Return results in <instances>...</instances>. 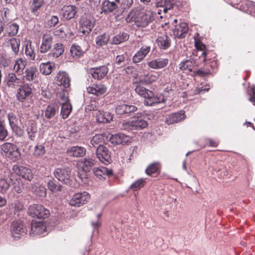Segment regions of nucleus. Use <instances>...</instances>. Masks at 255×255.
<instances>
[{
	"mask_svg": "<svg viewBox=\"0 0 255 255\" xmlns=\"http://www.w3.org/2000/svg\"><path fill=\"white\" fill-rule=\"evenodd\" d=\"M95 114L96 120L99 123H108L113 120V115L110 112L98 110Z\"/></svg>",
	"mask_w": 255,
	"mask_h": 255,
	"instance_id": "obj_25",
	"label": "nucleus"
},
{
	"mask_svg": "<svg viewBox=\"0 0 255 255\" xmlns=\"http://www.w3.org/2000/svg\"><path fill=\"white\" fill-rule=\"evenodd\" d=\"M11 128L17 136L21 137L23 135V130L18 127V125L11 127Z\"/></svg>",
	"mask_w": 255,
	"mask_h": 255,
	"instance_id": "obj_63",
	"label": "nucleus"
},
{
	"mask_svg": "<svg viewBox=\"0 0 255 255\" xmlns=\"http://www.w3.org/2000/svg\"><path fill=\"white\" fill-rule=\"evenodd\" d=\"M128 38L129 35L127 33H120L113 38L112 43L114 44H119L128 40Z\"/></svg>",
	"mask_w": 255,
	"mask_h": 255,
	"instance_id": "obj_43",
	"label": "nucleus"
},
{
	"mask_svg": "<svg viewBox=\"0 0 255 255\" xmlns=\"http://www.w3.org/2000/svg\"><path fill=\"white\" fill-rule=\"evenodd\" d=\"M93 172L99 179H105V176H111L113 174L112 169L103 166L98 168H94Z\"/></svg>",
	"mask_w": 255,
	"mask_h": 255,
	"instance_id": "obj_33",
	"label": "nucleus"
},
{
	"mask_svg": "<svg viewBox=\"0 0 255 255\" xmlns=\"http://www.w3.org/2000/svg\"><path fill=\"white\" fill-rule=\"evenodd\" d=\"M10 183L6 179L1 178L0 179V193L4 194L9 189Z\"/></svg>",
	"mask_w": 255,
	"mask_h": 255,
	"instance_id": "obj_56",
	"label": "nucleus"
},
{
	"mask_svg": "<svg viewBox=\"0 0 255 255\" xmlns=\"http://www.w3.org/2000/svg\"><path fill=\"white\" fill-rule=\"evenodd\" d=\"M158 77V75L148 73L144 76L143 81L146 84H150L156 81Z\"/></svg>",
	"mask_w": 255,
	"mask_h": 255,
	"instance_id": "obj_54",
	"label": "nucleus"
},
{
	"mask_svg": "<svg viewBox=\"0 0 255 255\" xmlns=\"http://www.w3.org/2000/svg\"><path fill=\"white\" fill-rule=\"evenodd\" d=\"M165 101V100L163 96L161 95L154 96L152 92V95L151 96V98L144 100V104L147 106H153L157 104L164 103Z\"/></svg>",
	"mask_w": 255,
	"mask_h": 255,
	"instance_id": "obj_32",
	"label": "nucleus"
},
{
	"mask_svg": "<svg viewBox=\"0 0 255 255\" xmlns=\"http://www.w3.org/2000/svg\"><path fill=\"white\" fill-rule=\"evenodd\" d=\"M21 80L18 78L14 73H9L6 78V83L7 87L11 88H15L19 86Z\"/></svg>",
	"mask_w": 255,
	"mask_h": 255,
	"instance_id": "obj_29",
	"label": "nucleus"
},
{
	"mask_svg": "<svg viewBox=\"0 0 255 255\" xmlns=\"http://www.w3.org/2000/svg\"><path fill=\"white\" fill-rule=\"evenodd\" d=\"M26 65V61L23 58H19L17 59L14 64L13 71L18 75H21L23 72Z\"/></svg>",
	"mask_w": 255,
	"mask_h": 255,
	"instance_id": "obj_36",
	"label": "nucleus"
},
{
	"mask_svg": "<svg viewBox=\"0 0 255 255\" xmlns=\"http://www.w3.org/2000/svg\"><path fill=\"white\" fill-rule=\"evenodd\" d=\"M94 164L95 160L90 158L82 159L80 163L83 170L86 172L90 171Z\"/></svg>",
	"mask_w": 255,
	"mask_h": 255,
	"instance_id": "obj_38",
	"label": "nucleus"
},
{
	"mask_svg": "<svg viewBox=\"0 0 255 255\" xmlns=\"http://www.w3.org/2000/svg\"><path fill=\"white\" fill-rule=\"evenodd\" d=\"M25 127L28 138L34 141L38 132L36 123L33 121H27L25 123Z\"/></svg>",
	"mask_w": 255,
	"mask_h": 255,
	"instance_id": "obj_19",
	"label": "nucleus"
},
{
	"mask_svg": "<svg viewBox=\"0 0 255 255\" xmlns=\"http://www.w3.org/2000/svg\"><path fill=\"white\" fill-rule=\"evenodd\" d=\"M12 170L15 174L27 181H31L33 178L31 170L26 167L14 165L13 166Z\"/></svg>",
	"mask_w": 255,
	"mask_h": 255,
	"instance_id": "obj_9",
	"label": "nucleus"
},
{
	"mask_svg": "<svg viewBox=\"0 0 255 255\" xmlns=\"http://www.w3.org/2000/svg\"><path fill=\"white\" fill-rule=\"evenodd\" d=\"M22 73L23 76L21 80L23 83L25 82H34L37 80L38 72L37 68L34 66L27 68Z\"/></svg>",
	"mask_w": 255,
	"mask_h": 255,
	"instance_id": "obj_10",
	"label": "nucleus"
},
{
	"mask_svg": "<svg viewBox=\"0 0 255 255\" xmlns=\"http://www.w3.org/2000/svg\"><path fill=\"white\" fill-rule=\"evenodd\" d=\"M103 140V136L102 134H96L91 140V143L95 147L96 145L102 142Z\"/></svg>",
	"mask_w": 255,
	"mask_h": 255,
	"instance_id": "obj_59",
	"label": "nucleus"
},
{
	"mask_svg": "<svg viewBox=\"0 0 255 255\" xmlns=\"http://www.w3.org/2000/svg\"><path fill=\"white\" fill-rule=\"evenodd\" d=\"M133 3V0H122L120 2L118 14H122L125 10L129 8Z\"/></svg>",
	"mask_w": 255,
	"mask_h": 255,
	"instance_id": "obj_51",
	"label": "nucleus"
},
{
	"mask_svg": "<svg viewBox=\"0 0 255 255\" xmlns=\"http://www.w3.org/2000/svg\"><path fill=\"white\" fill-rule=\"evenodd\" d=\"M46 226L42 221H32L31 224V234L34 236L43 234L46 232Z\"/></svg>",
	"mask_w": 255,
	"mask_h": 255,
	"instance_id": "obj_22",
	"label": "nucleus"
},
{
	"mask_svg": "<svg viewBox=\"0 0 255 255\" xmlns=\"http://www.w3.org/2000/svg\"><path fill=\"white\" fill-rule=\"evenodd\" d=\"M126 114H130L132 113H134L137 110V108L136 106L132 105H127L126 104Z\"/></svg>",
	"mask_w": 255,
	"mask_h": 255,
	"instance_id": "obj_64",
	"label": "nucleus"
},
{
	"mask_svg": "<svg viewBox=\"0 0 255 255\" xmlns=\"http://www.w3.org/2000/svg\"><path fill=\"white\" fill-rule=\"evenodd\" d=\"M109 35L104 33L96 38V43L98 46L101 47L106 45L109 41Z\"/></svg>",
	"mask_w": 255,
	"mask_h": 255,
	"instance_id": "obj_48",
	"label": "nucleus"
},
{
	"mask_svg": "<svg viewBox=\"0 0 255 255\" xmlns=\"http://www.w3.org/2000/svg\"><path fill=\"white\" fill-rule=\"evenodd\" d=\"M47 187L52 192L61 191L62 190V186L59 184H55L53 180H50L48 182Z\"/></svg>",
	"mask_w": 255,
	"mask_h": 255,
	"instance_id": "obj_58",
	"label": "nucleus"
},
{
	"mask_svg": "<svg viewBox=\"0 0 255 255\" xmlns=\"http://www.w3.org/2000/svg\"><path fill=\"white\" fill-rule=\"evenodd\" d=\"M28 213L31 217L39 219L46 218L50 214L49 210L40 204H33L29 206Z\"/></svg>",
	"mask_w": 255,
	"mask_h": 255,
	"instance_id": "obj_3",
	"label": "nucleus"
},
{
	"mask_svg": "<svg viewBox=\"0 0 255 255\" xmlns=\"http://www.w3.org/2000/svg\"><path fill=\"white\" fill-rule=\"evenodd\" d=\"M169 60L167 58H159L152 60L147 63L148 66L153 69H160L165 67L168 64Z\"/></svg>",
	"mask_w": 255,
	"mask_h": 255,
	"instance_id": "obj_23",
	"label": "nucleus"
},
{
	"mask_svg": "<svg viewBox=\"0 0 255 255\" xmlns=\"http://www.w3.org/2000/svg\"><path fill=\"white\" fill-rule=\"evenodd\" d=\"M146 179L140 178L133 182L129 186V189L135 191L142 188L146 184Z\"/></svg>",
	"mask_w": 255,
	"mask_h": 255,
	"instance_id": "obj_42",
	"label": "nucleus"
},
{
	"mask_svg": "<svg viewBox=\"0 0 255 255\" xmlns=\"http://www.w3.org/2000/svg\"><path fill=\"white\" fill-rule=\"evenodd\" d=\"M147 122L141 118L129 121H124L122 123L121 128L131 131L132 130H140L147 126Z\"/></svg>",
	"mask_w": 255,
	"mask_h": 255,
	"instance_id": "obj_2",
	"label": "nucleus"
},
{
	"mask_svg": "<svg viewBox=\"0 0 255 255\" xmlns=\"http://www.w3.org/2000/svg\"><path fill=\"white\" fill-rule=\"evenodd\" d=\"M182 2L180 0H165L163 11L166 13L169 10L177 12L182 10Z\"/></svg>",
	"mask_w": 255,
	"mask_h": 255,
	"instance_id": "obj_13",
	"label": "nucleus"
},
{
	"mask_svg": "<svg viewBox=\"0 0 255 255\" xmlns=\"http://www.w3.org/2000/svg\"><path fill=\"white\" fill-rule=\"evenodd\" d=\"M59 22V19L57 16H51L47 21V24L50 27L56 26Z\"/></svg>",
	"mask_w": 255,
	"mask_h": 255,
	"instance_id": "obj_61",
	"label": "nucleus"
},
{
	"mask_svg": "<svg viewBox=\"0 0 255 255\" xmlns=\"http://www.w3.org/2000/svg\"><path fill=\"white\" fill-rule=\"evenodd\" d=\"M55 177L60 181L68 184L71 181V171L68 168H58L54 172Z\"/></svg>",
	"mask_w": 255,
	"mask_h": 255,
	"instance_id": "obj_8",
	"label": "nucleus"
},
{
	"mask_svg": "<svg viewBox=\"0 0 255 255\" xmlns=\"http://www.w3.org/2000/svg\"><path fill=\"white\" fill-rule=\"evenodd\" d=\"M195 46L197 49L202 51L200 58L202 59V61L205 62L207 60V53L206 51H203V50L205 48L206 46L199 40H195Z\"/></svg>",
	"mask_w": 255,
	"mask_h": 255,
	"instance_id": "obj_46",
	"label": "nucleus"
},
{
	"mask_svg": "<svg viewBox=\"0 0 255 255\" xmlns=\"http://www.w3.org/2000/svg\"><path fill=\"white\" fill-rule=\"evenodd\" d=\"M95 25V22L90 16H82L80 20V30L84 34L88 35Z\"/></svg>",
	"mask_w": 255,
	"mask_h": 255,
	"instance_id": "obj_6",
	"label": "nucleus"
},
{
	"mask_svg": "<svg viewBox=\"0 0 255 255\" xmlns=\"http://www.w3.org/2000/svg\"><path fill=\"white\" fill-rule=\"evenodd\" d=\"M126 104H121L116 106L115 112L117 114H126Z\"/></svg>",
	"mask_w": 255,
	"mask_h": 255,
	"instance_id": "obj_62",
	"label": "nucleus"
},
{
	"mask_svg": "<svg viewBox=\"0 0 255 255\" xmlns=\"http://www.w3.org/2000/svg\"><path fill=\"white\" fill-rule=\"evenodd\" d=\"M153 19L154 16L152 12L149 11L138 16L135 21V23L138 27H144Z\"/></svg>",
	"mask_w": 255,
	"mask_h": 255,
	"instance_id": "obj_16",
	"label": "nucleus"
},
{
	"mask_svg": "<svg viewBox=\"0 0 255 255\" xmlns=\"http://www.w3.org/2000/svg\"><path fill=\"white\" fill-rule=\"evenodd\" d=\"M89 45L87 47L82 49L80 46L76 44H73L70 48V53L73 58L78 59L83 56L84 54L88 50Z\"/></svg>",
	"mask_w": 255,
	"mask_h": 255,
	"instance_id": "obj_30",
	"label": "nucleus"
},
{
	"mask_svg": "<svg viewBox=\"0 0 255 255\" xmlns=\"http://www.w3.org/2000/svg\"><path fill=\"white\" fill-rule=\"evenodd\" d=\"M69 155L73 157H82L86 153V149L81 146H73L67 150Z\"/></svg>",
	"mask_w": 255,
	"mask_h": 255,
	"instance_id": "obj_35",
	"label": "nucleus"
},
{
	"mask_svg": "<svg viewBox=\"0 0 255 255\" xmlns=\"http://www.w3.org/2000/svg\"><path fill=\"white\" fill-rule=\"evenodd\" d=\"M55 68V63L48 61L40 64L39 71L42 74L47 76L50 75Z\"/></svg>",
	"mask_w": 255,
	"mask_h": 255,
	"instance_id": "obj_31",
	"label": "nucleus"
},
{
	"mask_svg": "<svg viewBox=\"0 0 255 255\" xmlns=\"http://www.w3.org/2000/svg\"><path fill=\"white\" fill-rule=\"evenodd\" d=\"M25 54L28 57V58L30 60H34L35 57V54L34 52V47L32 46L31 42L29 41L27 43L25 46Z\"/></svg>",
	"mask_w": 255,
	"mask_h": 255,
	"instance_id": "obj_49",
	"label": "nucleus"
},
{
	"mask_svg": "<svg viewBox=\"0 0 255 255\" xmlns=\"http://www.w3.org/2000/svg\"><path fill=\"white\" fill-rule=\"evenodd\" d=\"M56 83L58 86L68 88L70 85V78L68 74L65 71H59L56 78Z\"/></svg>",
	"mask_w": 255,
	"mask_h": 255,
	"instance_id": "obj_18",
	"label": "nucleus"
},
{
	"mask_svg": "<svg viewBox=\"0 0 255 255\" xmlns=\"http://www.w3.org/2000/svg\"><path fill=\"white\" fill-rule=\"evenodd\" d=\"M32 94L31 85L24 83L17 90L16 97L19 101L23 102Z\"/></svg>",
	"mask_w": 255,
	"mask_h": 255,
	"instance_id": "obj_11",
	"label": "nucleus"
},
{
	"mask_svg": "<svg viewBox=\"0 0 255 255\" xmlns=\"http://www.w3.org/2000/svg\"><path fill=\"white\" fill-rule=\"evenodd\" d=\"M7 119L10 128L16 126L18 124V120L16 115L13 113H9L7 114Z\"/></svg>",
	"mask_w": 255,
	"mask_h": 255,
	"instance_id": "obj_57",
	"label": "nucleus"
},
{
	"mask_svg": "<svg viewBox=\"0 0 255 255\" xmlns=\"http://www.w3.org/2000/svg\"><path fill=\"white\" fill-rule=\"evenodd\" d=\"M108 68L106 66H102L91 68L89 70V73L96 80H101L103 79L108 72Z\"/></svg>",
	"mask_w": 255,
	"mask_h": 255,
	"instance_id": "obj_15",
	"label": "nucleus"
},
{
	"mask_svg": "<svg viewBox=\"0 0 255 255\" xmlns=\"http://www.w3.org/2000/svg\"><path fill=\"white\" fill-rule=\"evenodd\" d=\"M32 191L40 197H45L46 196V189L43 185H39L38 187H31Z\"/></svg>",
	"mask_w": 255,
	"mask_h": 255,
	"instance_id": "obj_53",
	"label": "nucleus"
},
{
	"mask_svg": "<svg viewBox=\"0 0 255 255\" xmlns=\"http://www.w3.org/2000/svg\"><path fill=\"white\" fill-rule=\"evenodd\" d=\"M8 208L11 211L14 212H19L21 211L23 208V204L19 200H16L8 205Z\"/></svg>",
	"mask_w": 255,
	"mask_h": 255,
	"instance_id": "obj_52",
	"label": "nucleus"
},
{
	"mask_svg": "<svg viewBox=\"0 0 255 255\" xmlns=\"http://www.w3.org/2000/svg\"><path fill=\"white\" fill-rule=\"evenodd\" d=\"M59 111L58 106L57 105L51 104L48 105L43 112L44 117L47 119L54 118Z\"/></svg>",
	"mask_w": 255,
	"mask_h": 255,
	"instance_id": "obj_34",
	"label": "nucleus"
},
{
	"mask_svg": "<svg viewBox=\"0 0 255 255\" xmlns=\"http://www.w3.org/2000/svg\"><path fill=\"white\" fill-rule=\"evenodd\" d=\"M135 92L140 96L144 98L145 99L151 98V96L152 95V91L147 90L139 85L136 86L135 88Z\"/></svg>",
	"mask_w": 255,
	"mask_h": 255,
	"instance_id": "obj_39",
	"label": "nucleus"
},
{
	"mask_svg": "<svg viewBox=\"0 0 255 255\" xmlns=\"http://www.w3.org/2000/svg\"><path fill=\"white\" fill-rule=\"evenodd\" d=\"M64 45L60 43H55L50 52L48 54V57L52 59H56L62 55L64 52Z\"/></svg>",
	"mask_w": 255,
	"mask_h": 255,
	"instance_id": "obj_20",
	"label": "nucleus"
},
{
	"mask_svg": "<svg viewBox=\"0 0 255 255\" xmlns=\"http://www.w3.org/2000/svg\"><path fill=\"white\" fill-rule=\"evenodd\" d=\"M7 43L10 44L12 51L15 54H17L19 50L20 40L19 39L12 38L10 39Z\"/></svg>",
	"mask_w": 255,
	"mask_h": 255,
	"instance_id": "obj_47",
	"label": "nucleus"
},
{
	"mask_svg": "<svg viewBox=\"0 0 255 255\" xmlns=\"http://www.w3.org/2000/svg\"><path fill=\"white\" fill-rule=\"evenodd\" d=\"M2 154L13 161H16L20 158V153L17 146L11 143L6 142L1 146Z\"/></svg>",
	"mask_w": 255,
	"mask_h": 255,
	"instance_id": "obj_1",
	"label": "nucleus"
},
{
	"mask_svg": "<svg viewBox=\"0 0 255 255\" xmlns=\"http://www.w3.org/2000/svg\"><path fill=\"white\" fill-rule=\"evenodd\" d=\"M130 138L123 133H118L112 135L110 138V142L114 145L124 144L129 141Z\"/></svg>",
	"mask_w": 255,
	"mask_h": 255,
	"instance_id": "obj_26",
	"label": "nucleus"
},
{
	"mask_svg": "<svg viewBox=\"0 0 255 255\" xmlns=\"http://www.w3.org/2000/svg\"><path fill=\"white\" fill-rule=\"evenodd\" d=\"M96 156L99 160L105 164H108L111 161V152L105 146L100 144L96 149Z\"/></svg>",
	"mask_w": 255,
	"mask_h": 255,
	"instance_id": "obj_7",
	"label": "nucleus"
},
{
	"mask_svg": "<svg viewBox=\"0 0 255 255\" xmlns=\"http://www.w3.org/2000/svg\"><path fill=\"white\" fill-rule=\"evenodd\" d=\"M76 6L69 5L64 7L63 9V16L67 19H70L75 17L77 12Z\"/></svg>",
	"mask_w": 255,
	"mask_h": 255,
	"instance_id": "obj_37",
	"label": "nucleus"
},
{
	"mask_svg": "<svg viewBox=\"0 0 255 255\" xmlns=\"http://www.w3.org/2000/svg\"><path fill=\"white\" fill-rule=\"evenodd\" d=\"M90 195L86 192H79L74 195L69 202V204L72 206L80 207L89 201Z\"/></svg>",
	"mask_w": 255,
	"mask_h": 255,
	"instance_id": "obj_4",
	"label": "nucleus"
},
{
	"mask_svg": "<svg viewBox=\"0 0 255 255\" xmlns=\"http://www.w3.org/2000/svg\"><path fill=\"white\" fill-rule=\"evenodd\" d=\"M184 118V112L183 111H180L179 112L168 115L166 118L165 123L167 125L173 124L181 121Z\"/></svg>",
	"mask_w": 255,
	"mask_h": 255,
	"instance_id": "obj_27",
	"label": "nucleus"
},
{
	"mask_svg": "<svg viewBox=\"0 0 255 255\" xmlns=\"http://www.w3.org/2000/svg\"><path fill=\"white\" fill-rule=\"evenodd\" d=\"M7 135V131L3 124L0 120V140L3 141Z\"/></svg>",
	"mask_w": 255,
	"mask_h": 255,
	"instance_id": "obj_60",
	"label": "nucleus"
},
{
	"mask_svg": "<svg viewBox=\"0 0 255 255\" xmlns=\"http://www.w3.org/2000/svg\"><path fill=\"white\" fill-rule=\"evenodd\" d=\"M87 90L89 93L99 96L107 92V88L102 84H93L92 86L87 88Z\"/></svg>",
	"mask_w": 255,
	"mask_h": 255,
	"instance_id": "obj_24",
	"label": "nucleus"
},
{
	"mask_svg": "<svg viewBox=\"0 0 255 255\" xmlns=\"http://www.w3.org/2000/svg\"><path fill=\"white\" fill-rule=\"evenodd\" d=\"M120 0H115L114 1H111L109 0H106L102 3L101 5V13H104L107 14L109 13H111L114 11H115L117 16L118 14V10H120Z\"/></svg>",
	"mask_w": 255,
	"mask_h": 255,
	"instance_id": "obj_5",
	"label": "nucleus"
},
{
	"mask_svg": "<svg viewBox=\"0 0 255 255\" xmlns=\"http://www.w3.org/2000/svg\"><path fill=\"white\" fill-rule=\"evenodd\" d=\"M172 31L175 37L180 39L183 38L186 36L188 31V25L185 22H180L175 25Z\"/></svg>",
	"mask_w": 255,
	"mask_h": 255,
	"instance_id": "obj_17",
	"label": "nucleus"
},
{
	"mask_svg": "<svg viewBox=\"0 0 255 255\" xmlns=\"http://www.w3.org/2000/svg\"><path fill=\"white\" fill-rule=\"evenodd\" d=\"M194 63L190 60H187L185 61H182L179 64V68L182 71H187L189 72L192 71L193 68Z\"/></svg>",
	"mask_w": 255,
	"mask_h": 255,
	"instance_id": "obj_45",
	"label": "nucleus"
},
{
	"mask_svg": "<svg viewBox=\"0 0 255 255\" xmlns=\"http://www.w3.org/2000/svg\"><path fill=\"white\" fill-rule=\"evenodd\" d=\"M151 47L148 45H144L142 46L139 50H138L132 57V61L133 63H137L141 61L150 52Z\"/></svg>",
	"mask_w": 255,
	"mask_h": 255,
	"instance_id": "obj_21",
	"label": "nucleus"
},
{
	"mask_svg": "<svg viewBox=\"0 0 255 255\" xmlns=\"http://www.w3.org/2000/svg\"><path fill=\"white\" fill-rule=\"evenodd\" d=\"M160 169V164L159 162H154L149 165L145 170V173L148 175L157 173Z\"/></svg>",
	"mask_w": 255,
	"mask_h": 255,
	"instance_id": "obj_44",
	"label": "nucleus"
},
{
	"mask_svg": "<svg viewBox=\"0 0 255 255\" xmlns=\"http://www.w3.org/2000/svg\"><path fill=\"white\" fill-rule=\"evenodd\" d=\"M66 101L62 104L61 115L63 119L67 118L72 111V106L69 100L66 98Z\"/></svg>",
	"mask_w": 255,
	"mask_h": 255,
	"instance_id": "obj_40",
	"label": "nucleus"
},
{
	"mask_svg": "<svg viewBox=\"0 0 255 255\" xmlns=\"http://www.w3.org/2000/svg\"><path fill=\"white\" fill-rule=\"evenodd\" d=\"M53 40V36L50 34H43L41 37L39 52L42 54H44L49 51L52 48Z\"/></svg>",
	"mask_w": 255,
	"mask_h": 255,
	"instance_id": "obj_12",
	"label": "nucleus"
},
{
	"mask_svg": "<svg viewBox=\"0 0 255 255\" xmlns=\"http://www.w3.org/2000/svg\"><path fill=\"white\" fill-rule=\"evenodd\" d=\"M18 25L14 23L9 24L5 27V33H4L3 36H6L7 35L8 36H14L17 33L18 30Z\"/></svg>",
	"mask_w": 255,
	"mask_h": 255,
	"instance_id": "obj_41",
	"label": "nucleus"
},
{
	"mask_svg": "<svg viewBox=\"0 0 255 255\" xmlns=\"http://www.w3.org/2000/svg\"><path fill=\"white\" fill-rule=\"evenodd\" d=\"M11 233L15 238H19L20 236H23L26 233V229L20 221H13L10 227Z\"/></svg>",
	"mask_w": 255,
	"mask_h": 255,
	"instance_id": "obj_14",
	"label": "nucleus"
},
{
	"mask_svg": "<svg viewBox=\"0 0 255 255\" xmlns=\"http://www.w3.org/2000/svg\"><path fill=\"white\" fill-rule=\"evenodd\" d=\"M43 2L42 0H33L31 5V12L36 16L39 14L38 10L42 6Z\"/></svg>",
	"mask_w": 255,
	"mask_h": 255,
	"instance_id": "obj_50",
	"label": "nucleus"
},
{
	"mask_svg": "<svg viewBox=\"0 0 255 255\" xmlns=\"http://www.w3.org/2000/svg\"><path fill=\"white\" fill-rule=\"evenodd\" d=\"M45 153L44 146L42 144H37L34 147L33 155L35 157H40Z\"/></svg>",
	"mask_w": 255,
	"mask_h": 255,
	"instance_id": "obj_55",
	"label": "nucleus"
},
{
	"mask_svg": "<svg viewBox=\"0 0 255 255\" xmlns=\"http://www.w3.org/2000/svg\"><path fill=\"white\" fill-rule=\"evenodd\" d=\"M156 43L160 49L166 50L171 45V39L167 34H162L156 39Z\"/></svg>",
	"mask_w": 255,
	"mask_h": 255,
	"instance_id": "obj_28",
	"label": "nucleus"
}]
</instances>
